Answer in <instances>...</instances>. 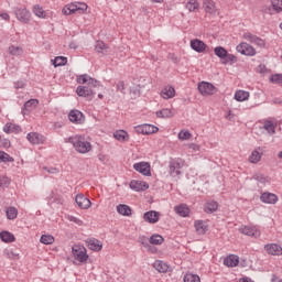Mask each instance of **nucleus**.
Returning a JSON list of instances; mask_svg holds the SVG:
<instances>
[{
	"label": "nucleus",
	"mask_w": 282,
	"mask_h": 282,
	"mask_svg": "<svg viewBox=\"0 0 282 282\" xmlns=\"http://www.w3.org/2000/svg\"><path fill=\"white\" fill-rule=\"evenodd\" d=\"M77 83L79 85H85V86H78L76 89L77 96H80L83 98H94V88L100 87V82L97 79H94L91 76L84 74L77 76Z\"/></svg>",
	"instance_id": "obj_1"
},
{
	"label": "nucleus",
	"mask_w": 282,
	"mask_h": 282,
	"mask_svg": "<svg viewBox=\"0 0 282 282\" xmlns=\"http://www.w3.org/2000/svg\"><path fill=\"white\" fill-rule=\"evenodd\" d=\"M64 142H66V144H73V149H75L77 153L82 154L90 153L91 149H94L91 142H89L87 138L80 134L66 138L64 139Z\"/></svg>",
	"instance_id": "obj_2"
},
{
	"label": "nucleus",
	"mask_w": 282,
	"mask_h": 282,
	"mask_svg": "<svg viewBox=\"0 0 282 282\" xmlns=\"http://www.w3.org/2000/svg\"><path fill=\"white\" fill-rule=\"evenodd\" d=\"M87 3L85 2H72L66 4L62 12L65 17H69V14H85L87 12Z\"/></svg>",
	"instance_id": "obj_3"
},
{
	"label": "nucleus",
	"mask_w": 282,
	"mask_h": 282,
	"mask_svg": "<svg viewBox=\"0 0 282 282\" xmlns=\"http://www.w3.org/2000/svg\"><path fill=\"white\" fill-rule=\"evenodd\" d=\"M214 54H216L218 58H220L223 65H232L237 63V56L228 53V51L223 46H216L214 48Z\"/></svg>",
	"instance_id": "obj_4"
},
{
	"label": "nucleus",
	"mask_w": 282,
	"mask_h": 282,
	"mask_svg": "<svg viewBox=\"0 0 282 282\" xmlns=\"http://www.w3.org/2000/svg\"><path fill=\"white\" fill-rule=\"evenodd\" d=\"M73 257L76 261H79V263H85L87 259H89V256L87 254V249L85 247L75 245L72 248Z\"/></svg>",
	"instance_id": "obj_5"
},
{
	"label": "nucleus",
	"mask_w": 282,
	"mask_h": 282,
	"mask_svg": "<svg viewBox=\"0 0 282 282\" xmlns=\"http://www.w3.org/2000/svg\"><path fill=\"white\" fill-rule=\"evenodd\" d=\"M134 131H137V133H142L143 135H151V133H158V131H160V128L153 124L143 123L134 127Z\"/></svg>",
	"instance_id": "obj_6"
},
{
	"label": "nucleus",
	"mask_w": 282,
	"mask_h": 282,
	"mask_svg": "<svg viewBox=\"0 0 282 282\" xmlns=\"http://www.w3.org/2000/svg\"><path fill=\"white\" fill-rule=\"evenodd\" d=\"M236 50L237 52H239V54H242L243 56H254L257 54V50H254L252 45L246 42L238 44Z\"/></svg>",
	"instance_id": "obj_7"
},
{
	"label": "nucleus",
	"mask_w": 282,
	"mask_h": 282,
	"mask_svg": "<svg viewBox=\"0 0 282 282\" xmlns=\"http://www.w3.org/2000/svg\"><path fill=\"white\" fill-rule=\"evenodd\" d=\"M14 14H15L18 21H20L21 23H30V19L32 17V14L30 13V11L28 9L15 8Z\"/></svg>",
	"instance_id": "obj_8"
},
{
	"label": "nucleus",
	"mask_w": 282,
	"mask_h": 282,
	"mask_svg": "<svg viewBox=\"0 0 282 282\" xmlns=\"http://www.w3.org/2000/svg\"><path fill=\"white\" fill-rule=\"evenodd\" d=\"M198 91L202 96H213L215 94V86L208 82H202L198 84Z\"/></svg>",
	"instance_id": "obj_9"
},
{
	"label": "nucleus",
	"mask_w": 282,
	"mask_h": 282,
	"mask_svg": "<svg viewBox=\"0 0 282 282\" xmlns=\"http://www.w3.org/2000/svg\"><path fill=\"white\" fill-rule=\"evenodd\" d=\"M75 202L78 208H82L83 210L91 208V200H89V198H87L85 194H77L75 197Z\"/></svg>",
	"instance_id": "obj_10"
},
{
	"label": "nucleus",
	"mask_w": 282,
	"mask_h": 282,
	"mask_svg": "<svg viewBox=\"0 0 282 282\" xmlns=\"http://www.w3.org/2000/svg\"><path fill=\"white\" fill-rule=\"evenodd\" d=\"M134 171L141 173V175H145V177H151V165L147 162H140L133 164Z\"/></svg>",
	"instance_id": "obj_11"
},
{
	"label": "nucleus",
	"mask_w": 282,
	"mask_h": 282,
	"mask_svg": "<svg viewBox=\"0 0 282 282\" xmlns=\"http://www.w3.org/2000/svg\"><path fill=\"white\" fill-rule=\"evenodd\" d=\"M68 119L73 124H83L85 122V115L79 110H70L68 113Z\"/></svg>",
	"instance_id": "obj_12"
},
{
	"label": "nucleus",
	"mask_w": 282,
	"mask_h": 282,
	"mask_svg": "<svg viewBox=\"0 0 282 282\" xmlns=\"http://www.w3.org/2000/svg\"><path fill=\"white\" fill-rule=\"evenodd\" d=\"M169 169L171 177H177L182 174V163H180L177 160H172Z\"/></svg>",
	"instance_id": "obj_13"
},
{
	"label": "nucleus",
	"mask_w": 282,
	"mask_h": 282,
	"mask_svg": "<svg viewBox=\"0 0 282 282\" xmlns=\"http://www.w3.org/2000/svg\"><path fill=\"white\" fill-rule=\"evenodd\" d=\"M264 250L272 257H282V247L276 243L265 245Z\"/></svg>",
	"instance_id": "obj_14"
},
{
	"label": "nucleus",
	"mask_w": 282,
	"mask_h": 282,
	"mask_svg": "<svg viewBox=\"0 0 282 282\" xmlns=\"http://www.w3.org/2000/svg\"><path fill=\"white\" fill-rule=\"evenodd\" d=\"M243 39L246 41H249V43H253L254 45H258V47H263V45H265V42L261 37L250 32L245 33Z\"/></svg>",
	"instance_id": "obj_15"
},
{
	"label": "nucleus",
	"mask_w": 282,
	"mask_h": 282,
	"mask_svg": "<svg viewBox=\"0 0 282 282\" xmlns=\"http://www.w3.org/2000/svg\"><path fill=\"white\" fill-rule=\"evenodd\" d=\"M243 39L246 41H249V43H253L254 45H258V47H263V45H265V42L261 37L250 32L245 33Z\"/></svg>",
	"instance_id": "obj_16"
},
{
	"label": "nucleus",
	"mask_w": 282,
	"mask_h": 282,
	"mask_svg": "<svg viewBox=\"0 0 282 282\" xmlns=\"http://www.w3.org/2000/svg\"><path fill=\"white\" fill-rule=\"evenodd\" d=\"M260 202L263 204H276L279 202V196L269 192H264L260 196Z\"/></svg>",
	"instance_id": "obj_17"
},
{
	"label": "nucleus",
	"mask_w": 282,
	"mask_h": 282,
	"mask_svg": "<svg viewBox=\"0 0 282 282\" xmlns=\"http://www.w3.org/2000/svg\"><path fill=\"white\" fill-rule=\"evenodd\" d=\"M191 47H192V50H194V52L202 54V53L206 52V47H208V45H206V43H204V41L196 39V40L191 41Z\"/></svg>",
	"instance_id": "obj_18"
},
{
	"label": "nucleus",
	"mask_w": 282,
	"mask_h": 282,
	"mask_svg": "<svg viewBox=\"0 0 282 282\" xmlns=\"http://www.w3.org/2000/svg\"><path fill=\"white\" fill-rule=\"evenodd\" d=\"M143 219L148 224H158L160 221V214L155 210H150L143 215Z\"/></svg>",
	"instance_id": "obj_19"
},
{
	"label": "nucleus",
	"mask_w": 282,
	"mask_h": 282,
	"mask_svg": "<svg viewBox=\"0 0 282 282\" xmlns=\"http://www.w3.org/2000/svg\"><path fill=\"white\" fill-rule=\"evenodd\" d=\"M239 232H241L242 235H247V237H256L257 238V237L261 236V231H259L257 229V227L245 226L239 229Z\"/></svg>",
	"instance_id": "obj_20"
},
{
	"label": "nucleus",
	"mask_w": 282,
	"mask_h": 282,
	"mask_svg": "<svg viewBox=\"0 0 282 282\" xmlns=\"http://www.w3.org/2000/svg\"><path fill=\"white\" fill-rule=\"evenodd\" d=\"M89 250H93L95 252H100L102 250V242L96 238H90L86 241Z\"/></svg>",
	"instance_id": "obj_21"
},
{
	"label": "nucleus",
	"mask_w": 282,
	"mask_h": 282,
	"mask_svg": "<svg viewBox=\"0 0 282 282\" xmlns=\"http://www.w3.org/2000/svg\"><path fill=\"white\" fill-rule=\"evenodd\" d=\"M130 188L137 192L147 191L149 189V184L144 181H131Z\"/></svg>",
	"instance_id": "obj_22"
},
{
	"label": "nucleus",
	"mask_w": 282,
	"mask_h": 282,
	"mask_svg": "<svg viewBox=\"0 0 282 282\" xmlns=\"http://www.w3.org/2000/svg\"><path fill=\"white\" fill-rule=\"evenodd\" d=\"M203 9L206 14H215L217 12V7L213 0H203Z\"/></svg>",
	"instance_id": "obj_23"
},
{
	"label": "nucleus",
	"mask_w": 282,
	"mask_h": 282,
	"mask_svg": "<svg viewBox=\"0 0 282 282\" xmlns=\"http://www.w3.org/2000/svg\"><path fill=\"white\" fill-rule=\"evenodd\" d=\"M36 107H39V99L28 100L22 107V115L25 116V113H29V111L36 109Z\"/></svg>",
	"instance_id": "obj_24"
},
{
	"label": "nucleus",
	"mask_w": 282,
	"mask_h": 282,
	"mask_svg": "<svg viewBox=\"0 0 282 282\" xmlns=\"http://www.w3.org/2000/svg\"><path fill=\"white\" fill-rule=\"evenodd\" d=\"M194 228L197 235H206V232H208V225L204 220H196L194 223Z\"/></svg>",
	"instance_id": "obj_25"
},
{
	"label": "nucleus",
	"mask_w": 282,
	"mask_h": 282,
	"mask_svg": "<svg viewBox=\"0 0 282 282\" xmlns=\"http://www.w3.org/2000/svg\"><path fill=\"white\" fill-rule=\"evenodd\" d=\"M175 214L180 217H188L191 215V208L186 204H181L174 208Z\"/></svg>",
	"instance_id": "obj_26"
},
{
	"label": "nucleus",
	"mask_w": 282,
	"mask_h": 282,
	"mask_svg": "<svg viewBox=\"0 0 282 282\" xmlns=\"http://www.w3.org/2000/svg\"><path fill=\"white\" fill-rule=\"evenodd\" d=\"M224 265H227V268H236V265H239V257L230 254L229 257L225 258Z\"/></svg>",
	"instance_id": "obj_27"
},
{
	"label": "nucleus",
	"mask_w": 282,
	"mask_h": 282,
	"mask_svg": "<svg viewBox=\"0 0 282 282\" xmlns=\"http://www.w3.org/2000/svg\"><path fill=\"white\" fill-rule=\"evenodd\" d=\"M26 139L31 144H41L43 142V135L37 132H31L26 135Z\"/></svg>",
	"instance_id": "obj_28"
},
{
	"label": "nucleus",
	"mask_w": 282,
	"mask_h": 282,
	"mask_svg": "<svg viewBox=\"0 0 282 282\" xmlns=\"http://www.w3.org/2000/svg\"><path fill=\"white\" fill-rule=\"evenodd\" d=\"M113 138L118 140V142H129V132L124 130H117L113 133Z\"/></svg>",
	"instance_id": "obj_29"
},
{
	"label": "nucleus",
	"mask_w": 282,
	"mask_h": 282,
	"mask_svg": "<svg viewBox=\"0 0 282 282\" xmlns=\"http://www.w3.org/2000/svg\"><path fill=\"white\" fill-rule=\"evenodd\" d=\"M262 129H264V131L268 132L269 135H274V133H276V126L270 120H264Z\"/></svg>",
	"instance_id": "obj_30"
},
{
	"label": "nucleus",
	"mask_w": 282,
	"mask_h": 282,
	"mask_svg": "<svg viewBox=\"0 0 282 282\" xmlns=\"http://www.w3.org/2000/svg\"><path fill=\"white\" fill-rule=\"evenodd\" d=\"M153 268L158 271V272H161V273H166L169 272V264H166V262L162 261V260H156L154 263H153Z\"/></svg>",
	"instance_id": "obj_31"
},
{
	"label": "nucleus",
	"mask_w": 282,
	"mask_h": 282,
	"mask_svg": "<svg viewBox=\"0 0 282 282\" xmlns=\"http://www.w3.org/2000/svg\"><path fill=\"white\" fill-rule=\"evenodd\" d=\"M161 96L164 100H169L171 98H175V88L167 86L161 91Z\"/></svg>",
	"instance_id": "obj_32"
},
{
	"label": "nucleus",
	"mask_w": 282,
	"mask_h": 282,
	"mask_svg": "<svg viewBox=\"0 0 282 282\" xmlns=\"http://www.w3.org/2000/svg\"><path fill=\"white\" fill-rule=\"evenodd\" d=\"M33 14H35V17H39V19H47V12L43 10V7H41V4L33 6Z\"/></svg>",
	"instance_id": "obj_33"
},
{
	"label": "nucleus",
	"mask_w": 282,
	"mask_h": 282,
	"mask_svg": "<svg viewBox=\"0 0 282 282\" xmlns=\"http://www.w3.org/2000/svg\"><path fill=\"white\" fill-rule=\"evenodd\" d=\"M117 213H119V215H123V217H130L131 207L124 204H120L117 206Z\"/></svg>",
	"instance_id": "obj_34"
},
{
	"label": "nucleus",
	"mask_w": 282,
	"mask_h": 282,
	"mask_svg": "<svg viewBox=\"0 0 282 282\" xmlns=\"http://www.w3.org/2000/svg\"><path fill=\"white\" fill-rule=\"evenodd\" d=\"M175 116V112L169 108H163L159 111H156V117L158 118H173Z\"/></svg>",
	"instance_id": "obj_35"
},
{
	"label": "nucleus",
	"mask_w": 282,
	"mask_h": 282,
	"mask_svg": "<svg viewBox=\"0 0 282 282\" xmlns=\"http://www.w3.org/2000/svg\"><path fill=\"white\" fill-rule=\"evenodd\" d=\"M4 133H19L21 131V127L14 123H6L3 127Z\"/></svg>",
	"instance_id": "obj_36"
},
{
	"label": "nucleus",
	"mask_w": 282,
	"mask_h": 282,
	"mask_svg": "<svg viewBox=\"0 0 282 282\" xmlns=\"http://www.w3.org/2000/svg\"><path fill=\"white\" fill-rule=\"evenodd\" d=\"M248 98H250V93L246 90H238L235 94V100L238 102H243V100H248Z\"/></svg>",
	"instance_id": "obj_37"
},
{
	"label": "nucleus",
	"mask_w": 282,
	"mask_h": 282,
	"mask_svg": "<svg viewBox=\"0 0 282 282\" xmlns=\"http://www.w3.org/2000/svg\"><path fill=\"white\" fill-rule=\"evenodd\" d=\"M0 239L4 243H12L14 241V235L10 231H2L0 232Z\"/></svg>",
	"instance_id": "obj_38"
},
{
	"label": "nucleus",
	"mask_w": 282,
	"mask_h": 282,
	"mask_svg": "<svg viewBox=\"0 0 282 282\" xmlns=\"http://www.w3.org/2000/svg\"><path fill=\"white\" fill-rule=\"evenodd\" d=\"M149 243H151L152 246H162V243H164V237L158 234L152 235L149 239Z\"/></svg>",
	"instance_id": "obj_39"
},
{
	"label": "nucleus",
	"mask_w": 282,
	"mask_h": 282,
	"mask_svg": "<svg viewBox=\"0 0 282 282\" xmlns=\"http://www.w3.org/2000/svg\"><path fill=\"white\" fill-rule=\"evenodd\" d=\"M217 208H219V204H217V202L215 200H210L208 203L205 204L204 210L205 213H215L217 210Z\"/></svg>",
	"instance_id": "obj_40"
},
{
	"label": "nucleus",
	"mask_w": 282,
	"mask_h": 282,
	"mask_svg": "<svg viewBox=\"0 0 282 282\" xmlns=\"http://www.w3.org/2000/svg\"><path fill=\"white\" fill-rule=\"evenodd\" d=\"M186 10H188V12H197V10H199V1H197V0H189L186 3Z\"/></svg>",
	"instance_id": "obj_41"
},
{
	"label": "nucleus",
	"mask_w": 282,
	"mask_h": 282,
	"mask_svg": "<svg viewBox=\"0 0 282 282\" xmlns=\"http://www.w3.org/2000/svg\"><path fill=\"white\" fill-rule=\"evenodd\" d=\"M8 53L11 56H21L23 54V48L21 46L11 45L8 48Z\"/></svg>",
	"instance_id": "obj_42"
},
{
	"label": "nucleus",
	"mask_w": 282,
	"mask_h": 282,
	"mask_svg": "<svg viewBox=\"0 0 282 282\" xmlns=\"http://www.w3.org/2000/svg\"><path fill=\"white\" fill-rule=\"evenodd\" d=\"M6 213H7V218L10 220L17 219L19 215V210L15 207H8Z\"/></svg>",
	"instance_id": "obj_43"
},
{
	"label": "nucleus",
	"mask_w": 282,
	"mask_h": 282,
	"mask_svg": "<svg viewBox=\"0 0 282 282\" xmlns=\"http://www.w3.org/2000/svg\"><path fill=\"white\" fill-rule=\"evenodd\" d=\"M184 282H202L199 275L193 273H186L183 279Z\"/></svg>",
	"instance_id": "obj_44"
},
{
	"label": "nucleus",
	"mask_w": 282,
	"mask_h": 282,
	"mask_svg": "<svg viewBox=\"0 0 282 282\" xmlns=\"http://www.w3.org/2000/svg\"><path fill=\"white\" fill-rule=\"evenodd\" d=\"M273 12H282V0H270Z\"/></svg>",
	"instance_id": "obj_45"
},
{
	"label": "nucleus",
	"mask_w": 282,
	"mask_h": 282,
	"mask_svg": "<svg viewBox=\"0 0 282 282\" xmlns=\"http://www.w3.org/2000/svg\"><path fill=\"white\" fill-rule=\"evenodd\" d=\"M40 241L41 243H44V246H52V243H54V238L52 235H42Z\"/></svg>",
	"instance_id": "obj_46"
},
{
	"label": "nucleus",
	"mask_w": 282,
	"mask_h": 282,
	"mask_svg": "<svg viewBox=\"0 0 282 282\" xmlns=\"http://www.w3.org/2000/svg\"><path fill=\"white\" fill-rule=\"evenodd\" d=\"M54 67H63V65H67V57L57 56L53 62Z\"/></svg>",
	"instance_id": "obj_47"
},
{
	"label": "nucleus",
	"mask_w": 282,
	"mask_h": 282,
	"mask_svg": "<svg viewBox=\"0 0 282 282\" xmlns=\"http://www.w3.org/2000/svg\"><path fill=\"white\" fill-rule=\"evenodd\" d=\"M0 162L8 164V162H14V158L10 156V154L0 150Z\"/></svg>",
	"instance_id": "obj_48"
},
{
	"label": "nucleus",
	"mask_w": 282,
	"mask_h": 282,
	"mask_svg": "<svg viewBox=\"0 0 282 282\" xmlns=\"http://www.w3.org/2000/svg\"><path fill=\"white\" fill-rule=\"evenodd\" d=\"M249 162H251V164H257L258 162H261V153H259V151H253L249 156Z\"/></svg>",
	"instance_id": "obj_49"
},
{
	"label": "nucleus",
	"mask_w": 282,
	"mask_h": 282,
	"mask_svg": "<svg viewBox=\"0 0 282 282\" xmlns=\"http://www.w3.org/2000/svg\"><path fill=\"white\" fill-rule=\"evenodd\" d=\"M95 50L99 54H102V52H105V50H107V44H105V42H102V41H97V43L95 45Z\"/></svg>",
	"instance_id": "obj_50"
},
{
	"label": "nucleus",
	"mask_w": 282,
	"mask_h": 282,
	"mask_svg": "<svg viewBox=\"0 0 282 282\" xmlns=\"http://www.w3.org/2000/svg\"><path fill=\"white\" fill-rule=\"evenodd\" d=\"M253 180H256V182H260V184H265V183H268L267 176H264L262 173H256V174L253 175Z\"/></svg>",
	"instance_id": "obj_51"
},
{
	"label": "nucleus",
	"mask_w": 282,
	"mask_h": 282,
	"mask_svg": "<svg viewBox=\"0 0 282 282\" xmlns=\"http://www.w3.org/2000/svg\"><path fill=\"white\" fill-rule=\"evenodd\" d=\"M270 80H271L274 85H282V74L272 75V76L270 77Z\"/></svg>",
	"instance_id": "obj_52"
},
{
	"label": "nucleus",
	"mask_w": 282,
	"mask_h": 282,
	"mask_svg": "<svg viewBox=\"0 0 282 282\" xmlns=\"http://www.w3.org/2000/svg\"><path fill=\"white\" fill-rule=\"evenodd\" d=\"M191 138H192V134L189 131L183 130L178 133V140H191Z\"/></svg>",
	"instance_id": "obj_53"
},
{
	"label": "nucleus",
	"mask_w": 282,
	"mask_h": 282,
	"mask_svg": "<svg viewBox=\"0 0 282 282\" xmlns=\"http://www.w3.org/2000/svg\"><path fill=\"white\" fill-rule=\"evenodd\" d=\"M10 186V178L0 177V188H8Z\"/></svg>",
	"instance_id": "obj_54"
},
{
	"label": "nucleus",
	"mask_w": 282,
	"mask_h": 282,
	"mask_svg": "<svg viewBox=\"0 0 282 282\" xmlns=\"http://www.w3.org/2000/svg\"><path fill=\"white\" fill-rule=\"evenodd\" d=\"M6 256L8 259H19V253L14 252V250H7Z\"/></svg>",
	"instance_id": "obj_55"
},
{
	"label": "nucleus",
	"mask_w": 282,
	"mask_h": 282,
	"mask_svg": "<svg viewBox=\"0 0 282 282\" xmlns=\"http://www.w3.org/2000/svg\"><path fill=\"white\" fill-rule=\"evenodd\" d=\"M139 243L141 245V246H144V248H149V238H147V237H140L139 238Z\"/></svg>",
	"instance_id": "obj_56"
},
{
	"label": "nucleus",
	"mask_w": 282,
	"mask_h": 282,
	"mask_svg": "<svg viewBox=\"0 0 282 282\" xmlns=\"http://www.w3.org/2000/svg\"><path fill=\"white\" fill-rule=\"evenodd\" d=\"M69 221H74V224H77L78 226H82L83 225V220L74 217V216H70L69 217Z\"/></svg>",
	"instance_id": "obj_57"
},
{
	"label": "nucleus",
	"mask_w": 282,
	"mask_h": 282,
	"mask_svg": "<svg viewBox=\"0 0 282 282\" xmlns=\"http://www.w3.org/2000/svg\"><path fill=\"white\" fill-rule=\"evenodd\" d=\"M0 144H2L4 148H8L10 147V140L0 138Z\"/></svg>",
	"instance_id": "obj_58"
},
{
	"label": "nucleus",
	"mask_w": 282,
	"mask_h": 282,
	"mask_svg": "<svg viewBox=\"0 0 282 282\" xmlns=\"http://www.w3.org/2000/svg\"><path fill=\"white\" fill-rule=\"evenodd\" d=\"M118 91H121V94L124 91V82H119L117 84Z\"/></svg>",
	"instance_id": "obj_59"
},
{
	"label": "nucleus",
	"mask_w": 282,
	"mask_h": 282,
	"mask_svg": "<svg viewBox=\"0 0 282 282\" xmlns=\"http://www.w3.org/2000/svg\"><path fill=\"white\" fill-rule=\"evenodd\" d=\"M47 173H51L52 175H54V174L58 173V169L51 167V169L47 170Z\"/></svg>",
	"instance_id": "obj_60"
},
{
	"label": "nucleus",
	"mask_w": 282,
	"mask_h": 282,
	"mask_svg": "<svg viewBox=\"0 0 282 282\" xmlns=\"http://www.w3.org/2000/svg\"><path fill=\"white\" fill-rule=\"evenodd\" d=\"M0 17L3 19V21H9L10 14L8 13H0Z\"/></svg>",
	"instance_id": "obj_61"
},
{
	"label": "nucleus",
	"mask_w": 282,
	"mask_h": 282,
	"mask_svg": "<svg viewBox=\"0 0 282 282\" xmlns=\"http://www.w3.org/2000/svg\"><path fill=\"white\" fill-rule=\"evenodd\" d=\"M189 149H193V151H199V145L192 143L189 144Z\"/></svg>",
	"instance_id": "obj_62"
},
{
	"label": "nucleus",
	"mask_w": 282,
	"mask_h": 282,
	"mask_svg": "<svg viewBox=\"0 0 282 282\" xmlns=\"http://www.w3.org/2000/svg\"><path fill=\"white\" fill-rule=\"evenodd\" d=\"M239 282H252V280L250 278H242Z\"/></svg>",
	"instance_id": "obj_63"
},
{
	"label": "nucleus",
	"mask_w": 282,
	"mask_h": 282,
	"mask_svg": "<svg viewBox=\"0 0 282 282\" xmlns=\"http://www.w3.org/2000/svg\"><path fill=\"white\" fill-rule=\"evenodd\" d=\"M170 56L174 61V63H177V56H175V55H170Z\"/></svg>",
	"instance_id": "obj_64"
}]
</instances>
